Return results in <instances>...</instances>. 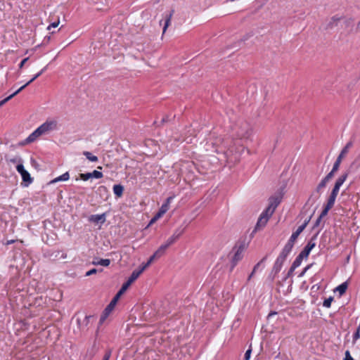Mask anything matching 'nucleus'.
I'll use <instances>...</instances> for the list:
<instances>
[{"label":"nucleus","instance_id":"nucleus-59","mask_svg":"<svg viewBox=\"0 0 360 360\" xmlns=\"http://www.w3.org/2000/svg\"><path fill=\"white\" fill-rule=\"evenodd\" d=\"M311 217H309L308 219H306L303 224H306V226H307L308 223L310 221Z\"/></svg>","mask_w":360,"mask_h":360},{"label":"nucleus","instance_id":"nucleus-14","mask_svg":"<svg viewBox=\"0 0 360 360\" xmlns=\"http://www.w3.org/2000/svg\"><path fill=\"white\" fill-rule=\"evenodd\" d=\"M315 245L316 244L313 240H310L300 254L307 258L309 256L311 250L315 247Z\"/></svg>","mask_w":360,"mask_h":360},{"label":"nucleus","instance_id":"nucleus-33","mask_svg":"<svg viewBox=\"0 0 360 360\" xmlns=\"http://www.w3.org/2000/svg\"><path fill=\"white\" fill-rule=\"evenodd\" d=\"M211 145L212 146V148H214V150H210L209 148H207L206 150L207 151H209V152H214L216 153H224V150H222V148H216L214 147V145L215 143H212Z\"/></svg>","mask_w":360,"mask_h":360},{"label":"nucleus","instance_id":"nucleus-26","mask_svg":"<svg viewBox=\"0 0 360 360\" xmlns=\"http://www.w3.org/2000/svg\"><path fill=\"white\" fill-rule=\"evenodd\" d=\"M83 155L91 162H97L98 158L89 151H84Z\"/></svg>","mask_w":360,"mask_h":360},{"label":"nucleus","instance_id":"nucleus-61","mask_svg":"<svg viewBox=\"0 0 360 360\" xmlns=\"http://www.w3.org/2000/svg\"><path fill=\"white\" fill-rule=\"evenodd\" d=\"M253 275H254V274H252V272L248 277V280H250L251 278V277L253 276Z\"/></svg>","mask_w":360,"mask_h":360},{"label":"nucleus","instance_id":"nucleus-16","mask_svg":"<svg viewBox=\"0 0 360 360\" xmlns=\"http://www.w3.org/2000/svg\"><path fill=\"white\" fill-rule=\"evenodd\" d=\"M43 135L42 132L38 127L35 131H34L27 139L26 142L27 143H31L33 142L38 138L39 136Z\"/></svg>","mask_w":360,"mask_h":360},{"label":"nucleus","instance_id":"nucleus-57","mask_svg":"<svg viewBox=\"0 0 360 360\" xmlns=\"http://www.w3.org/2000/svg\"><path fill=\"white\" fill-rule=\"evenodd\" d=\"M14 242H15V240H8V241L6 242V245L12 244V243H13Z\"/></svg>","mask_w":360,"mask_h":360},{"label":"nucleus","instance_id":"nucleus-36","mask_svg":"<svg viewBox=\"0 0 360 360\" xmlns=\"http://www.w3.org/2000/svg\"><path fill=\"white\" fill-rule=\"evenodd\" d=\"M16 170L18 171V172L21 175L22 173H23L24 172H25V169L22 165V163H20L18 165H16Z\"/></svg>","mask_w":360,"mask_h":360},{"label":"nucleus","instance_id":"nucleus-27","mask_svg":"<svg viewBox=\"0 0 360 360\" xmlns=\"http://www.w3.org/2000/svg\"><path fill=\"white\" fill-rule=\"evenodd\" d=\"M303 258H305V257L304 256H302L301 254H299V255L296 257V259L293 262L292 266H293V267H295V268H297L298 266H300L302 262Z\"/></svg>","mask_w":360,"mask_h":360},{"label":"nucleus","instance_id":"nucleus-23","mask_svg":"<svg viewBox=\"0 0 360 360\" xmlns=\"http://www.w3.org/2000/svg\"><path fill=\"white\" fill-rule=\"evenodd\" d=\"M327 181L325 179H322L321 181L319 184L316 188V193H317V198H319L322 193V190L326 186Z\"/></svg>","mask_w":360,"mask_h":360},{"label":"nucleus","instance_id":"nucleus-3","mask_svg":"<svg viewBox=\"0 0 360 360\" xmlns=\"http://www.w3.org/2000/svg\"><path fill=\"white\" fill-rule=\"evenodd\" d=\"M43 73V70L39 71L38 73H37L30 81H28L25 84L22 86L20 88H19L17 91H15L14 93L11 94L9 96L6 97L4 100L0 101V107H1L3 105H4L6 102L10 101L12 98H13L15 96L18 94L21 91H22L26 86L30 85L32 82H33L37 78H38L41 74Z\"/></svg>","mask_w":360,"mask_h":360},{"label":"nucleus","instance_id":"nucleus-4","mask_svg":"<svg viewBox=\"0 0 360 360\" xmlns=\"http://www.w3.org/2000/svg\"><path fill=\"white\" fill-rule=\"evenodd\" d=\"M58 122L55 120H48L39 127L43 134H47L57 129Z\"/></svg>","mask_w":360,"mask_h":360},{"label":"nucleus","instance_id":"nucleus-54","mask_svg":"<svg viewBox=\"0 0 360 360\" xmlns=\"http://www.w3.org/2000/svg\"><path fill=\"white\" fill-rule=\"evenodd\" d=\"M310 268V265L307 266L300 274V276H303L306 271Z\"/></svg>","mask_w":360,"mask_h":360},{"label":"nucleus","instance_id":"nucleus-52","mask_svg":"<svg viewBox=\"0 0 360 360\" xmlns=\"http://www.w3.org/2000/svg\"><path fill=\"white\" fill-rule=\"evenodd\" d=\"M29 58H24L21 63H20L19 65V68H22L23 67V65H25V63L28 60Z\"/></svg>","mask_w":360,"mask_h":360},{"label":"nucleus","instance_id":"nucleus-21","mask_svg":"<svg viewBox=\"0 0 360 360\" xmlns=\"http://www.w3.org/2000/svg\"><path fill=\"white\" fill-rule=\"evenodd\" d=\"M123 191L124 187L122 185L117 184L113 186V192L117 197L120 198L123 194Z\"/></svg>","mask_w":360,"mask_h":360},{"label":"nucleus","instance_id":"nucleus-49","mask_svg":"<svg viewBox=\"0 0 360 360\" xmlns=\"http://www.w3.org/2000/svg\"><path fill=\"white\" fill-rule=\"evenodd\" d=\"M59 20L57 21V22H54L53 23H51L50 25H49V27H47L48 30H50L51 27H56L58 26L59 25Z\"/></svg>","mask_w":360,"mask_h":360},{"label":"nucleus","instance_id":"nucleus-18","mask_svg":"<svg viewBox=\"0 0 360 360\" xmlns=\"http://www.w3.org/2000/svg\"><path fill=\"white\" fill-rule=\"evenodd\" d=\"M173 197L172 196H170L169 198H167L166 201L165 203H163L161 206V207L160 208V211L161 212H162L163 214H165L169 209V204L170 202H172V200H173Z\"/></svg>","mask_w":360,"mask_h":360},{"label":"nucleus","instance_id":"nucleus-46","mask_svg":"<svg viewBox=\"0 0 360 360\" xmlns=\"http://www.w3.org/2000/svg\"><path fill=\"white\" fill-rule=\"evenodd\" d=\"M110 314H106V310H104L103 314L101 316L100 322L103 323Z\"/></svg>","mask_w":360,"mask_h":360},{"label":"nucleus","instance_id":"nucleus-22","mask_svg":"<svg viewBox=\"0 0 360 360\" xmlns=\"http://www.w3.org/2000/svg\"><path fill=\"white\" fill-rule=\"evenodd\" d=\"M5 158H6V160L7 162H11V163H13V164L16 163L17 165H18L20 163H22L23 162L22 158L20 156H18V155L14 156L13 158L8 157V156L6 155Z\"/></svg>","mask_w":360,"mask_h":360},{"label":"nucleus","instance_id":"nucleus-60","mask_svg":"<svg viewBox=\"0 0 360 360\" xmlns=\"http://www.w3.org/2000/svg\"><path fill=\"white\" fill-rule=\"evenodd\" d=\"M92 264H93L94 265H99V264L98 263V260H97V261H95V260H94V261H93V262H92Z\"/></svg>","mask_w":360,"mask_h":360},{"label":"nucleus","instance_id":"nucleus-42","mask_svg":"<svg viewBox=\"0 0 360 360\" xmlns=\"http://www.w3.org/2000/svg\"><path fill=\"white\" fill-rule=\"evenodd\" d=\"M344 360H354V359L352 358V356H351L350 354V352L349 350H347L345 352V358H344Z\"/></svg>","mask_w":360,"mask_h":360},{"label":"nucleus","instance_id":"nucleus-48","mask_svg":"<svg viewBox=\"0 0 360 360\" xmlns=\"http://www.w3.org/2000/svg\"><path fill=\"white\" fill-rule=\"evenodd\" d=\"M251 352H252V349H248L245 354V360H248L250 357V354H251Z\"/></svg>","mask_w":360,"mask_h":360},{"label":"nucleus","instance_id":"nucleus-12","mask_svg":"<svg viewBox=\"0 0 360 360\" xmlns=\"http://www.w3.org/2000/svg\"><path fill=\"white\" fill-rule=\"evenodd\" d=\"M243 248L239 247L235 252L232 258V269L237 264V263L243 258Z\"/></svg>","mask_w":360,"mask_h":360},{"label":"nucleus","instance_id":"nucleus-19","mask_svg":"<svg viewBox=\"0 0 360 360\" xmlns=\"http://www.w3.org/2000/svg\"><path fill=\"white\" fill-rule=\"evenodd\" d=\"M70 178V174L68 172H66L65 173L63 174L62 175L55 178L52 181H51L50 184H56L58 181H67Z\"/></svg>","mask_w":360,"mask_h":360},{"label":"nucleus","instance_id":"nucleus-39","mask_svg":"<svg viewBox=\"0 0 360 360\" xmlns=\"http://www.w3.org/2000/svg\"><path fill=\"white\" fill-rule=\"evenodd\" d=\"M170 246V245L166 241L164 244L161 245L159 248V249L162 251H163L165 253L167 250V249Z\"/></svg>","mask_w":360,"mask_h":360},{"label":"nucleus","instance_id":"nucleus-5","mask_svg":"<svg viewBox=\"0 0 360 360\" xmlns=\"http://www.w3.org/2000/svg\"><path fill=\"white\" fill-rule=\"evenodd\" d=\"M271 216V214H269L268 212H266V211L264 210L257 220L253 232H256L257 231L263 229Z\"/></svg>","mask_w":360,"mask_h":360},{"label":"nucleus","instance_id":"nucleus-56","mask_svg":"<svg viewBox=\"0 0 360 360\" xmlns=\"http://www.w3.org/2000/svg\"><path fill=\"white\" fill-rule=\"evenodd\" d=\"M157 219H155V217H154L150 221V224H153L155 221H156Z\"/></svg>","mask_w":360,"mask_h":360},{"label":"nucleus","instance_id":"nucleus-51","mask_svg":"<svg viewBox=\"0 0 360 360\" xmlns=\"http://www.w3.org/2000/svg\"><path fill=\"white\" fill-rule=\"evenodd\" d=\"M295 269H296L295 267H293V266H291V267L290 268V269L288 272V276H292V274Z\"/></svg>","mask_w":360,"mask_h":360},{"label":"nucleus","instance_id":"nucleus-25","mask_svg":"<svg viewBox=\"0 0 360 360\" xmlns=\"http://www.w3.org/2000/svg\"><path fill=\"white\" fill-rule=\"evenodd\" d=\"M347 286V282L342 283L336 288L335 290L338 291L340 295H342L346 292Z\"/></svg>","mask_w":360,"mask_h":360},{"label":"nucleus","instance_id":"nucleus-41","mask_svg":"<svg viewBox=\"0 0 360 360\" xmlns=\"http://www.w3.org/2000/svg\"><path fill=\"white\" fill-rule=\"evenodd\" d=\"M150 265L148 264V263H145V264H143L139 269H136L139 272H140V274H141L143 273V271L147 268Z\"/></svg>","mask_w":360,"mask_h":360},{"label":"nucleus","instance_id":"nucleus-1","mask_svg":"<svg viewBox=\"0 0 360 360\" xmlns=\"http://www.w3.org/2000/svg\"><path fill=\"white\" fill-rule=\"evenodd\" d=\"M233 129L236 135L241 139H248L251 135L250 125L248 122L243 120H238Z\"/></svg>","mask_w":360,"mask_h":360},{"label":"nucleus","instance_id":"nucleus-9","mask_svg":"<svg viewBox=\"0 0 360 360\" xmlns=\"http://www.w3.org/2000/svg\"><path fill=\"white\" fill-rule=\"evenodd\" d=\"M79 177L83 181H87L91 178L101 179L103 177V173L99 171L94 170L92 172L80 174Z\"/></svg>","mask_w":360,"mask_h":360},{"label":"nucleus","instance_id":"nucleus-35","mask_svg":"<svg viewBox=\"0 0 360 360\" xmlns=\"http://www.w3.org/2000/svg\"><path fill=\"white\" fill-rule=\"evenodd\" d=\"M332 207H329V206H327V205H325L324 207H323V210H322L321 214L319 215L321 217L323 218L324 217H326L327 214H328V211L331 209Z\"/></svg>","mask_w":360,"mask_h":360},{"label":"nucleus","instance_id":"nucleus-32","mask_svg":"<svg viewBox=\"0 0 360 360\" xmlns=\"http://www.w3.org/2000/svg\"><path fill=\"white\" fill-rule=\"evenodd\" d=\"M333 300V297H330L328 299H326L323 303V306L326 308L330 307Z\"/></svg>","mask_w":360,"mask_h":360},{"label":"nucleus","instance_id":"nucleus-20","mask_svg":"<svg viewBox=\"0 0 360 360\" xmlns=\"http://www.w3.org/2000/svg\"><path fill=\"white\" fill-rule=\"evenodd\" d=\"M120 298H118L117 297L115 296L113 297V299L111 300V302H110V304L107 306V307L105 309V310H106V314H110V312L112 311V309H114L117 302L118 301Z\"/></svg>","mask_w":360,"mask_h":360},{"label":"nucleus","instance_id":"nucleus-45","mask_svg":"<svg viewBox=\"0 0 360 360\" xmlns=\"http://www.w3.org/2000/svg\"><path fill=\"white\" fill-rule=\"evenodd\" d=\"M165 252L162 250H160L159 248L155 252L154 255H156L158 258H160L162 257Z\"/></svg>","mask_w":360,"mask_h":360},{"label":"nucleus","instance_id":"nucleus-10","mask_svg":"<svg viewBox=\"0 0 360 360\" xmlns=\"http://www.w3.org/2000/svg\"><path fill=\"white\" fill-rule=\"evenodd\" d=\"M184 228H178L175 230L172 236L167 239V242L170 245H172L179 239V238L184 233Z\"/></svg>","mask_w":360,"mask_h":360},{"label":"nucleus","instance_id":"nucleus-58","mask_svg":"<svg viewBox=\"0 0 360 360\" xmlns=\"http://www.w3.org/2000/svg\"><path fill=\"white\" fill-rule=\"evenodd\" d=\"M31 162H32V165H36V164H37V162L33 158L31 159Z\"/></svg>","mask_w":360,"mask_h":360},{"label":"nucleus","instance_id":"nucleus-30","mask_svg":"<svg viewBox=\"0 0 360 360\" xmlns=\"http://www.w3.org/2000/svg\"><path fill=\"white\" fill-rule=\"evenodd\" d=\"M172 13H173V11L167 17V18L165 20V26L163 27V33L165 32L167 28L169 25L170 21H171V18H172Z\"/></svg>","mask_w":360,"mask_h":360},{"label":"nucleus","instance_id":"nucleus-50","mask_svg":"<svg viewBox=\"0 0 360 360\" xmlns=\"http://www.w3.org/2000/svg\"><path fill=\"white\" fill-rule=\"evenodd\" d=\"M155 259H158V257H156V255H155L154 254L149 258L148 261L147 262V263H148L149 265H150V264Z\"/></svg>","mask_w":360,"mask_h":360},{"label":"nucleus","instance_id":"nucleus-2","mask_svg":"<svg viewBox=\"0 0 360 360\" xmlns=\"http://www.w3.org/2000/svg\"><path fill=\"white\" fill-rule=\"evenodd\" d=\"M348 176L347 173H345L342 175H341L335 181V186L332 190V192L328 199V202L326 205L329 206L330 207H333L335 201L336 199V197L339 193V190L340 186L343 184V183L345 181Z\"/></svg>","mask_w":360,"mask_h":360},{"label":"nucleus","instance_id":"nucleus-29","mask_svg":"<svg viewBox=\"0 0 360 360\" xmlns=\"http://www.w3.org/2000/svg\"><path fill=\"white\" fill-rule=\"evenodd\" d=\"M129 286L124 283L115 296L120 298L122 296V295H123L126 292Z\"/></svg>","mask_w":360,"mask_h":360},{"label":"nucleus","instance_id":"nucleus-43","mask_svg":"<svg viewBox=\"0 0 360 360\" xmlns=\"http://www.w3.org/2000/svg\"><path fill=\"white\" fill-rule=\"evenodd\" d=\"M110 356H111V350H108L107 352H105V353L103 357V360H109Z\"/></svg>","mask_w":360,"mask_h":360},{"label":"nucleus","instance_id":"nucleus-17","mask_svg":"<svg viewBox=\"0 0 360 360\" xmlns=\"http://www.w3.org/2000/svg\"><path fill=\"white\" fill-rule=\"evenodd\" d=\"M299 234H297L295 232H293L291 235L290 238H289L288 243L285 244V247L288 248V249L291 250L292 249L294 244L298 238Z\"/></svg>","mask_w":360,"mask_h":360},{"label":"nucleus","instance_id":"nucleus-63","mask_svg":"<svg viewBox=\"0 0 360 360\" xmlns=\"http://www.w3.org/2000/svg\"><path fill=\"white\" fill-rule=\"evenodd\" d=\"M356 330H359V331H360V324L359 325V326L357 327Z\"/></svg>","mask_w":360,"mask_h":360},{"label":"nucleus","instance_id":"nucleus-11","mask_svg":"<svg viewBox=\"0 0 360 360\" xmlns=\"http://www.w3.org/2000/svg\"><path fill=\"white\" fill-rule=\"evenodd\" d=\"M106 220L105 214H92L89 217V221L95 224H103Z\"/></svg>","mask_w":360,"mask_h":360},{"label":"nucleus","instance_id":"nucleus-15","mask_svg":"<svg viewBox=\"0 0 360 360\" xmlns=\"http://www.w3.org/2000/svg\"><path fill=\"white\" fill-rule=\"evenodd\" d=\"M21 177L22 179V185L24 186H28L33 182V179L31 177L30 173L27 170L22 173Z\"/></svg>","mask_w":360,"mask_h":360},{"label":"nucleus","instance_id":"nucleus-7","mask_svg":"<svg viewBox=\"0 0 360 360\" xmlns=\"http://www.w3.org/2000/svg\"><path fill=\"white\" fill-rule=\"evenodd\" d=\"M352 146V142L349 141L348 142L346 146L342 148L341 150L340 155L337 158L334 165H335V167L338 166L340 167V163L342 160V159L345 158V156L347 154L349 149Z\"/></svg>","mask_w":360,"mask_h":360},{"label":"nucleus","instance_id":"nucleus-28","mask_svg":"<svg viewBox=\"0 0 360 360\" xmlns=\"http://www.w3.org/2000/svg\"><path fill=\"white\" fill-rule=\"evenodd\" d=\"M282 266H283V264L275 262L274 265L272 268L271 272L274 273L275 275L277 274L281 271Z\"/></svg>","mask_w":360,"mask_h":360},{"label":"nucleus","instance_id":"nucleus-38","mask_svg":"<svg viewBox=\"0 0 360 360\" xmlns=\"http://www.w3.org/2000/svg\"><path fill=\"white\" fill-rule=\"evenodd\" d=\"M352 338V342L353 344H355L356 342L360 338V331H359V330H356V332L354 333Z\"/></svg>","mask_w":360,"mask_h":360},{"label":"nucleus","instance_id":"nucleus-53","mask_svg":"<svg viewBox=\"0 0 360 360\" xmlns=\"http://www.w3.org/2000/svg\"><path fill=\"white\" fill-rule=\"evenodd\" d=\"M164 214L162 212H161L160 210L158 212V213H156V214L154 216L155 217V219L158 220V219H160V217H162Z\"/></svg>","mask_w":360,"mask_h":360},{"label":"nucleus","instance_id":"nucleus-24","mask_svg":"<svg viewBox=\"0 0 360 360\" xmlns=\"http://www.w3.org/2000/svg\"><path fill=\"white\" fill-rule=\"evenodd\" d=\"M339 167L336 166L335 165H333L332 170L323 178L327 182H328L334 176V174L338 170Z\"/></svg>","mask_w":360,"mask_h":360},{"label":"nucleus","instance_id":"nucleus-64","mask_svg":"<svg viewBox=\"0 0 360 360\" xmlns=\"http://www.w3.org/2000/svg\"><path fill=\"white\" fill-rule=\"evenodd\" d=\"M46 67L44 68L41 70H43V72L46 70Z\"/></svg>","mask_w":360,"mask_h":360},{"label":"nucleus","instance_id":"nucleus-6","mask_svg":"<svg viewBox=\"0 0 360 360\" xmlns=\"http://www.w3.org/2000/svg\"><path fill=\"white\" fill-rule=\"evenodd\" d=\"M280 202L281 198L279 197H271L269 199V205L264 210V211H266V212H268L269 214L272 215L278 205L280 204Z\"/></svg>","mask_w":360,"mask_h":360},{"label":"nucleus","instance_id":"nucleus-13","mask_svg":"<svg viewBox=\"0 0 360 360\" xmlns=\"http://www.w3.org/2000/svg\"><path fill=\"white\" fill-rule=\"evenodd\" d=\"M290 252H291V250H290L288 248L284 246V248L282 250L281 252L280 253V255L277 257L276 262L279 263V264H283L285 260L286 259L288 255L290 254Z\"/></svg>","mask_w":360,"mask_h":360},{"label":"nucleus","instance_id":"nucleus-34","mask_svg":"<svg viewBox=\"0 0 360 360\" xmlns=\"http://www.w3.org/2000/svg\"><path fill=\"white\" fill-rule=\"evenodd\" d=\"M140 275V272H139L137 270H134L129 276V278H131V280L134 281V282Z\"/></svg>","mask_w":360,"mask_h":360},{"label":"nucleus","instance_id":"nucleus-31","mask_svg":"<svg viewBox=\"0 0 360 360\" xmlns=\"http://www.w3.org/2000/svg\"><path fill=\"white\" fill-rule=\"evenodd\" d=\"M98 263L101 266H108L110 264V260L109 259H101L98 260Z\"/></svg>","mask_w":360,"mask_h":360},{"label":"nucleus","instance_id":"nucleus-47","mask_svg":"<svg viewBox=\"0 0 360 360\" xmlns=\"http://www.w3.org/2000/svg\"><path fill=\"white\" fill-rule=\"evenodd\" d=\"M96 272H97V269H92L88 271L86 273V276H89L91 275H93V274H96Z\"/></svg>","mask_w":360,"mask_h":360},{"label":"nucleus","instance_id":"nucleus-37","mask_svg":"<svg viewBox=\"0 0 360 360\" xmlns=\"http://www.w3.org/2000/svg\"><path fill=\"white\" fill-rule=\"evenodd\" d=\"M266 256L264 257L253 268L252 274H255L259 266L266 259Z\"/></svg>","mask_w":360,"mask_h":360},{"label":"nucleus","instance_id":"nucleus-62","mask_svg":"<svg viewBox=\"0 0 360 360\" xmlns=\"http://www.w3.org/2000/svg\"><path fill=\"white\" fill-rule=\"evenodd\" d=\"M276 314V312L269 313V316H272V315Z\"/></svg>","mask_w":360,"mask_h":360},{"label":"nucleus","instance_id":"nucleus-8","mask_svg":"<svg viewBox=\"0 0 360 360\" xmlns=\"http://www.w3.org/2000/svg\"><path fill=\"white\" fill-rule=\"evenodd\" d=\"M342 20V17L338 15H334L330 18L326 24V30H332L337 27L340 21Z\"/></svg>","mask_w":360,"mask_h":360},{"label":"nucleus","instance_id":"nucleus-44","mask_svg":"<svg viewBox=\"0 0 360 360\" xmlns=\"http://www.w3.org/2000/svg\"><path fill=\"white\" fill-rule=\"evenodd\" d=\"M322 219L323 218L321 217L320 216L318 217V219H316V222H315V224L314 225V229L321 226Z\"/></svg>","mask_w":360,"mask_h":360},{"label":"nucleus","instance_id":"nucleus-40","mask_svg":"<svg viewBox=\"0 0 360 360\" xmlns=\"http://www.w3.org/2000/svg\"><path fill=\"white\" fill-rule=\"evenodd\" d=\"M305 228L306 224H302L297 228V229L295 232L300 235L304 230Z\"/></svg>","mask_w":360,"mask_h":360},{"label":"nucleus","instance_id":"nucleus-55","mask_svg":"<svg viewBox=\"0 0 360 360\" xmlns=\"http://www.w3.org/2000/svg\"><path fill=\"white\" fill-rule=\"evenodd\" d=\"M133 282L134 281L131 280V278H129L127 281L124 283L129 287Z\"/></svg>","mask_w":360,"mask_h":360}]
</instances>
